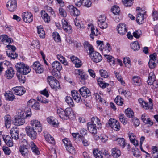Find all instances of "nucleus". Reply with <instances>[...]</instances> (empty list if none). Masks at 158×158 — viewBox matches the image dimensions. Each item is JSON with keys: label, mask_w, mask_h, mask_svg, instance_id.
<instances>
[{"label": "nucleus", "mask_w": 158, "mask_h": 158, "mask_svg": "<svg viewBox=\"0 0 158 158\" xmlns=\"http://www.w3.org/2000/svg\"><path fill=\"white\" fill-rule=\"evenodd\" d=\"M15 74V72L13 69L10 67L8 68L5 72V76L8 79L12 78Z\"/></svg>", "instance_id": "bb28decb"}, {"label": "nucleus", "mask_w": 158, "mask_h": 158, "mask_svg": "<svg viewBox=\"0 0 158 158\" xmlns=\"http://www.w3.org/2000/svg\"><path fill=\"white\" fill-rule=\"evenodd\" d=\"M52 65L54 71L55 72H59L62 68L61 64L58 61H54L52 63Z\"/></svg>", "instance_id": "5701e85b"}, {"label": "nucleus", "mask_w": 158, "mask_h": 158, "mask_svg": "<svg viewBox=\"0 0 158 158\" xmlns=\"http://www.w3.org/2000/svg\"><path fill=\"white\" fill-rule=\"evenodd\" d=\"M53 38L54 40L56 42H58L61 41V38L59 33L56 32L52 33Z\"/></svg>", "instance_id": "bf43d9fd"}, {"label": "nucleus", "mask_w": 158, "mask_h": 158, "mask_svg": "<svg viewBox=\"0 0 158 158\" xmlns=\"http://www.w3.org/2000/svg\"><path fill=\"white\" fill-rule=\"evenodd\" d=\"M72 111V109L70 107L67 108L64 110L61 108H60L57 110V114L64 120H66L69 118Z\"/></svg>", "instance_id": "20e7f679"}, {"label": "nucleus", "mask_w": 158, "mask_h": 158, "mask_svg": "<svg viewBox=\"0 0 158 158\" xmlns=\"http://www.w3.org/2000/svg\"><path fill=\"white\" fill-rule=\"evenodd\" d=\"M149 102H145L142 106L146 110L150 109L151 110L153 108V104L152 103V100L150 98Z\"/></svg>", "instance_id": "c9c22d12"}, {"label": "nucleus", "mask_w": 158, "mask_h": 158, "mask_svg": "<svg viewBox=\"0 0 158 158\" xmlns=\"http://www.w3.org/2000/svg\"><path fill=\"white\" fill-rule=\"evenodd\" d=\"M27 106H31L33 109L35 110L40 109V105L38 102L33 99H31L27 102Z\"/></svg>", "instance_id": "dca6fc26"}, {"label": "nucleus", "mask_w": 158, "mask_h": 158, "mask_svg": "<svg viewBox=\"0 0 158 158\" xmlns=\"http://www.w3.org/2000/svg\"><path fill=\"white\" fill-rule=\"evenodd\" d=\"M106 17L104 16L101 15L98 18V25L99 26H101V24L106 22Z\"/></svg>", "instance_id": "69168bd1"}, {"label": "nucleus", "mask_w": 158, "mask_h": 158, "mask_svg": "<svg viewBox=\"0 0 158 158\" xmlns=\"http://www.w3.org/2000/svg\"><path fill=\"white\" fill-rule=\"evenodd\" d=\"M25 75L18 73H17V76L18 80L21 83H24L25 81L26 78L24 76Z\"/></svg>", "instance_id": "3c124183"}, {"label": "nucleus", "mask_w": 158, "mask_h": 158, "mask_svg": "<svg viewBox=\"0 0 158 158\" xmlns=\"http://www.w3.org/2000/svg\"><path fill=\"white\" fill-rule=\"evenodd\" d=\"M112 155L114 158H118L121 155L120 151L116 148H114L112 149Z\"/></svg>", "instance_id": "ea45409f"}, {"label": "nucleus", "mask_w": 158, "mask_h": 158, "mask_svg": "<svg viewBox=\"0 0 158 158\" xmlns=\"http://www.w3.org/2000/svg\"><path fill=\"white\" fill-rule=\"evenodd\" d=\"M89 55H90L92 60L95 62H99L102 60V57L101 54L94 50Z\"/></svg>", "instance_id": "6e6552de"}, {"label": "nucleus", "mask_w": 158, "mask_h": 158, "mask_svg": "<svg viewBox=\"0 0 158 158\" xmlns=\"http://www.w3.org/2000/svg\"><path fill=\"white\" fill-rule=\"evenodd\" d=\"M133 0H122L123 4L127 7H131L133 4Z\"/></svg>", "instance_id": "052dcab7"}, {"label": "nucleus", "mask_w": 158, "mask_h": 158, "mask_svg": "<svg viewBox=\"0 0 158 158\" xmlns=\"http://www.w3.org/2000/svg\"><path fill=\"white\" fill-rule=\"evenodd\" d=\"M125 113L127 116L129 118H132L134 116V112L130 108H128L126 109Z\"/></svg>", "instance_id": "13d9d810"}, {"label": "nucleus", "mask_w": 158, "mask_h": 158, "mask_svg": "<svg viewBox=\"0 0 158 158\" xmlns=\"http://www.w3.org/2000/svg\"><path fill=\"white\" fill-rule=\"evenodd\" d=\"M57 58L63 64L65 65L68 64L67 61L65 58L61 54H58L56 55Z\"/></svg>", "instance_id": "c03bdc74"}, {"label": "nucleus", "mask_w": 158, "mask_h": 158, "mask_svg": "<svg viewBox=\"0 0 158 158\" xmlns=\"http://www.w3.org/2000/svg\"><path fill=\"white\" fill-rule=\"evenodd\" d=\"M31 128L37 130L38 132H40L42 130V126L40 122L37 120H33L30 122Z\"/></svg>", "instance_id": "1a4fd4ad"}, {"label": "nucleus", "mask_w": 158, "mask_h": 158, "mask_svg": "<svg viewBox=\"0 0 158 158\" xmlns=\"http://www.w3.org/2000/svg\"><path fill=\"white\" fill-rule=\"evenodd\" d=\"M41 16L44 21L47 23L50 21V17L48 14L45 11H42L41 13Z\"/></svg>", "instance_id": "a19ab883"}, {"label": "nucleus", "mask_w": 158, "mask_h": 158, "mask_svg": "<svg viewBox=\"0 0 158 158\" xmlns=\"http://www.w3.org/2000/svg\"><path fill=\"white\" fill-rule=\"evenodd\" d=\"M96 43L100 50L102 51L103 54L109 53L111 50V47L109 43H106V44H103V41L97 40Z\"/></svg>", "instance_id": "39448f33"}, {"label": "nucleus", "mask_w": 158, "mask_h": 158, "mask_svg": "<svg viewBox=\"0 0 158 158\" xmlns=\"http://www.w3.org/2000/svg\"><path fill=\"white\" fill-rule=\"evenodd\" d=\"M8 49L6 51L7 55L11 59H14L17 58L18 54L15 52L16 47L13 45H8L6 47Z\"/></svg>", "instance_id": "423d86ee"}, {"label": "nucleus", "mask_w": 158, "mask_h": 158, "mask_svg": "<svg viewBox=\"0 0 158 158\" xmlns=\"http://www.w3.org/2000/svg\"><path fill=\"white\" fill-rule=\"evenodd\" d=\"M72 61L75 64V67L77 68L80 67L82 64L81 61L77 57L74 55L70 57Z\"/></svg>", "instance_id": "393cba45"}, {"label": "nucleus", "mask_w": 158, "mask_h": 158, "mask_svg": "<svg viewBox=\"0 0 158 158\" xmlns=\"http://www.w3.org/2000/svg\"><path fill=\"white\" fill-rule=\"evenodd\" d=\"M62 28L64 31L67 33L70 34L72 33V30L71 26L68 24V23L64 19L61 20Z\"/></svg>", "instance_id": "2eb2a0df"}, {"label": "nucleus", "mask_w": 158, "mask_h": 158, "mask_svg": "<svg viewBox=\"0 0 158 158\" xmlns=\"http://www.w3.org/2000/svg\"><path fill=\"white\" fill-rule=\"evenodd\" d=\"M25 130L27 135L32 139H35L37 136L38 131L33 128H31L30 126H27Z\"/></svg>", "instance_id": "0eeeda50"}, {"label": "nucleus", "mask_w": 158, "mask_h": 158, "mask_svg": "<svg viewBox=\"0 0 158 158\" xmlns=\"http://www.w3.org/2000/svg\"><path fill=\"white\" fill-rule=\"evenodd\" d=\"M19 131L16 127H13L10 130V133L12 138L14 139L17 140L19 139Z\"/></svg>", "instance_id": "b1692460"}, {"label": "nucleus", "mask_w": 158, "mask_h": 158, "mask_svg": "<svg viewBox=\"0 0 158 158\" xmlns=\"http://www.w3.org/2000/svg\"><path fill=\"white\" fill-rule=\"evenodd\" d=\"M98 83V85H99L102 88H105L106 86L109 85V84L104 82L103 81V79L102 78H99L97 80Z\"/></svg>", "instance_id": "de8ad7c7"}, {"label": "nucleus", "mask_w": 158, "mask_h": 158, "mask_svg": "<svg viewBox=\"0 0 158 158\" xmlns=\"http://www.w3.org/2000/svg\"><path fill=\"white\" fill-rule=\"evenodd\" d=\"M132 151L134 156L135 157H139L140 155V152L138 149L136 148V147H135V148H133L132 149Z\"/></svg>", "instance_id": "338daca9"}, {"label": "nucleus", "mask_w": 158, "mask_h": 158, "mask_svg": "<svg viewBox=\"0 0 158 158\" xmlns=\"http://www.w3.org/2000/svg\"><path fill=\"white\" fill-rule=\"evenodd\" d=\"M141 119L144 123L146 124H148L150 126L153 124V122L150 120L148 115L144 113L142 115Z\"/></svg>", "instance_id": "cd10ccee"}, {"label": "nucleus", "mask_w": 158, "mask_h": 158, "mask_svg": "<svg viewBox=\"0 0 158 158\" xmlns=\"http://www.w3.org/2000/svg\"><path fill=\"white\" fill-rule=\"evenodd\" d=\"M83 45L84 48L87 51L89 54L94 50L93 47L88 41L85 42L83 44Z\"/></svg>", "instance_id": "c85d7f7f"}, {"label": "nucleus", "mask_w": 158, "mask_h": 158, "mask_svg": "<svg viewBox=\"0 0 158 158\" xmlns=\"http://www.w3.org/2000/svg\"><path fill=\"white\" fill-rule=\"evenodd\" d=\"M111 128L113 130L116 131H119L120 128V126L119 122L116 120L115 123H113V125H112Z\"/></svg>", "instance_id": "680f3d73"}, {"label": "nucleus", "mask_w": 158, "mask_h": 158, "mask_svg": "<svg viewBox=\"0 0 158 158\" xmlns=\"http://www.w3.org/2000/svg\"><path fill=\"white\" fill-rule=\"evenodd\" d=\"M37 32L39 37L42 39L45 37V32L43 29V27L41 25L37 27Z\"/></svg>", "instance_id": "473e14b6"}, {"label": "nucleus", "mask_w": 158, "mask_h": 158, "mask_svg": "<svg viewBox=\"0 0 158 158\" xmlns=\"http://www.w3.org/2000/svg\"><path fill=\"white\" fill-rule=\"evenodd\" d=\"M118 144L122 148H124L127 144L125 142V140L123 138H118L115 140Z\"/></svg>", "instance_id": "4c0bfd02"}, {"label": "nucleus", "mask_w": 158, "mask_h": 158, "mask_svg": "<svg viewBox=\"0 0 158 158\" xmlns=\"http://www.w3.org/2000/svg\"><path fill=\"white\" fill-rule=\"evenodd\" d=\"M71 95L73 99L77 103L81 102L82 100L80 94L77 91L75 90L72 91Z\"/></svg>", "instance_id": "a878e982"}, {"label": "nucleus", "mask_w": 158, "mask_h": 158, "mask_svg": "<svg viewBox=\"0 0 158 158\" xmlns=\"http://www.w3.org/2000/svg\"><path fill=\"white\" fill-rule=\"evenodd\" d=\"M91 33L90 35V36L93 39H94V36H97L99 34L98 29L95 27L92 29V30H91Z\"/></svg>", "instance_id": "8fccbe9b"}, {"label": "nucleus", "mask_w": 158, "mask_h": 158, "mask_svg": "<svg viewBox=\"0 0 158 158\" xmlns=\"http://www.w3.org/2000/svg\"><path fill=\"white\" fill-rule=\"evenodd\" d=\"M22 18L23 20L27 23L32 22L33 20V15L30 12H24L23 14Z\"/></svg>", "instance_id": "ddd939ff"}, {"label": "nucleus", "mask_w": 158, "mask_h": 158, "mask_svg": "<svg viewBox=\"0 0 158 158\" xmlns=\"http://www.w3.org/2000/svg\"><path fill=\"white\" fill-rule=\"evenodd\" d=\"M112 12L115 15H118L120 12V9L118 6H114L111 9Z\"/></svg>", "instance_id": "e2e57ef3"}, {"label": "nucleus", "mask_w": 158, "mask_h": 158, "mask_svg": "<svg viewBox=\"0 0 158 158\" xmlns=\"http://www.w3.org/2000/svg\"><path fill=\"white\" fill-rule=\"evenodd\" d=\"M5 124L7 128H9L11 125V118L9 115H7L4 117Z\"/></svg>", "instance_id": "f704fd0d"}, {"label": "nucleus", "mask_w": 158, "mask_h": 158, "mask_svg": "<svg viewBox=\"0 0 158 158\" xmlns=\"http://www.w3.org/2000/svg\"><path fill=\"white\" fill-rule=\"evenodd\" d=\"M5 96L6 99L10 101H12L15 98L14 95L10 91L9 93H5Z\"/></svg>", "instance_id": "a18cd8bd"}, {"label": "nucleus", "mask_w": 158, "mask_h": 158, "mask_svg": "<svg viewBox=\"0 0 158 158\" xmlns=\"http://www.w3.org/2000/svg\"><path fill=\"white\" fill-rule=\"evenodd\" d=\"M44 136L47 142L53 145L55 144V141L54 138L47 131L44 132Z\"/></svg>", "instance_id": "412c9836"}, {"label": "nucleus", "mask_w": 158, "mask_h": 158, "mask_svg": "<svg viewBox=\"0 0 158 158\" xmlns=\"http://www.w3.org/2000/svg\"><path fill=\"white\" fill-rule=\"evenodd\" d=\"M114 72L117 79L121 82V84L123 85H124V84H125V82L122 80V77L120 75L119 73L116 72L115 71Z\"/></svg>", "instance_id": "774afa93"}, {"label": "nucleus", "mask_w": 158, "mask_h": 158, "mask_svg": "<svg viewBox=\"0 0 158 158\" xmlns=\"http://www.w3.org/2000/svg\"><path fill=\"white\" fill-rule=\"evenodd\" d=\"M94 156L96 158H102L103 156L101 151L98 152L97 149H94L93 151Z\"/></svg>", "instance_id": "6e6d98bb"}, {"label": "nucleus", "mask_w": 158, "mask_h": 158, "mask_svg": "<svg viewBox=\"0 0 158 158\" xmlns=\"http://www.w3.org/2000/svg\"><path fill=\"white\" fill-rule=\"evenodd\" d=\"M94 97L98 102H104V100L101 97V96L98 93H94Z\"/></svg>", "instance_id": "0e129e2a"}, {"label": "nucleus", "mask_w": 158, "mask_h": 158, "mask_svg": "<svg viewBox=\"0 0 158 158\" xmlns=\"http://www.w3.org/2000/svg\"><path fill=\"white\" fill-rule=\"evenodd\" d=\"M66 149L68 152L72 154H74L76 153V150L72 144L66 147Z\"/></svg>", "instance_id": "603ef678"}, {"label": "nucleus", "mask_w": 158, "mask_h": 158, "mask_svg": "<svg viewBox=\"0 0 158 158\" xmlns=\"http://www.w3.org/2000/svg\"><path fill=\"white\" fill-rule=\"evenodd\" d=\"M132 83L136 86H140L141 81L140 78L137 76H135L132 78Z\"/></svg>", "instance_id": "e433bc0d"}, {"label": "nucleus", "mask_w": 158, "mask_h": 158, "mask_svg": "<svg viewBox=\"0 0 158 158\" xmlns=\"http://www.w3.org/2000/svg\"><path fill=\"white\" fill-rule=\"evenodd\" d=\"M155 76L153 72H151L149 74L148 80V84L149 85H152L154 81H155Z\"/></svg>", "instance_id": "58836bf2"}, {"label": "nucleus", "mask_w": 158, "mask_h": 158, "mask_svg": "<svg viewBox=\"0 0 158 158\" xmlns=\"http://www.w3.org/2000/svg\"><path fill=\"white\" fill-rule=\"evenodd\" d=\"M48 122L54 127H57L58 126V123L57 120L53 117H50L47 118Z\"/></svg>", "instance_id": "7c9ffc66"}, {"label": "nucleus", "mask_w": 158, "mask_h": 158, "mask_svg": "<svg viewBox=\"0 0 158 158\" xmlns=\"http://www.w3.org/2000/svg\"><path fill=\"white\" fill-rule=\"evenodd\" d=\"M19 152L24 158H27L30 153L29 149L26 145H21L19 147Z\"/></svg>", "instance_id": "9b49d317"}, {"label": "nucleus", "mask_w": 158, "mask_h": 158, "mask_svg": "<svg viewBox=\"0 0 158 158\" xmlns=\"http://www.w3.org/2000/svg\"><path fill=\"white\" fill-rule=\"evenodd\" d=\"M152 156L154 158H158V146H152Z\"/></svg>", "instance_id": "37998d69"}, {"label": "nucleus", "mask_w": 158, "mask_h": 158, "mask_svg": "<svg viewBox=\"0 0 158 158\" xmlns=\"http://www.w3.org/2000/svg\"><path fill=\"white\" fill-rule=\"evenodd\" d=\"M29 145L32 151L35 154L38 155L40 154V152L38 150V148L33 142H31Z\"/></svg>", "instance_id": "2f4dec72"}, {"label": "nucleus", "mask_w": 158, "mask_h": 158, "mask_svg": "<svg viewBox=\"0 0 158 158\" xmlns=\"http://www.w3.org/2000/svg\"><path fill=\"white\" fill-rule=\"evenodd\" d=\"M0 39L2 42L6 41L9 43H11L12 41L11 39L10 38H8V36L6 35H2L0 36Z\"/></svg>", "instance_id": "864d4df0"}, {"label": "nucleus", "mask_w": 158, "mask_h": 158, "mask_svg": "<svg viewBox=\"0 0 158 158\" xmlns=\"http://www.w3.org/2000/svg\"><path fill=\"white\" fill-rule=\"evenodd\" d=\"M117 29L118 33L121 35L125 34L127 30L126 24L123 23L119 24L117 27Z\"/></svg>", "instance_id": "4468645a"}, {"label": "nucleus", "mask_w": 158, "mask_h": 158, "mask_svg": "<svg viewBox=\"0 0 158 158\" xmlns=\"http://www.w3.org/2000/svg\"><path fill=\"white\" fill-rule=\"evenodd\" d=\"M115 102L117 105L122 106L123 104V99L121 97L118 96L114 99Z\"/></svg>", "instance_id": "4d7b16f0"}, {"label": "nucleus", "mask_w": 158, "mask_h": 158, "mask_svg": "<svg viewBox=\"0 0 158 158\" xmlns=\"http://www.w3.org/2000/svg\"><path fill=\"white\" fill-rule=\"evenodd\" d=\"M19 114L15 117L14 119V124L16 126H20L25 123L24 119L30 117L32 113L30 108L27 107L25 110H19Z\"/></svg>", "instance_id": "f257e3e1"}, {"label": "nucleus", "mask_w": 158, "mask_h": 158, "mask_svg": "<svg viewBox=\"0 0 158 158\" xmlns=\"http://www.w3.org/2000/svg\"><path fill=\"white\" fill-rule=\"evenodd\" d=\"M49 85L52 88L56 89L59 88L60 87L59 83L57 80H54L53 81L51 82Z\"/></svg>", "instance_id": "79ce46f5"}, {"label": "nucleus", "mask_w": 158, "mask_h": 158, "mask_svg": "<svg viewBox=\"0 0 158 158\" xmlns=\"http://www.w3.org/2000/svg\"><path fill=\"white\" fill-rule=\"evenodd\" d=\"M6 7L10 11L13 12L17 8L16 0H9L7 2Z\"/></svg>", "instance_id": "9d476101"}, {"label": "nucleus", "mask_w": 158, "mask_h": 158, "mask_svg": "<svg viewBox=\"0 0 158 158\" xmlns=\"http://www.w3.org/2000/svg\"><path fill=\"white\" fill-rule=\"evenodd\" d=\"M68 8L69 9V11L73 15L78 16L80 14V12L79 10L73 6L69 5L68 6Z\"/></svg>", "instance_id": "4be33fe9"}, {"label": "nucleus", "mask_w": 158, "mask_h": 158, "mask_svg": "<svg viewBox=\"0 0 158 158\" xmlns=\"http://www.w3.org/2000/svg\"><path fill=\"white\" fill-rule=\"evenodd\" d=\"M14 93L17 95L21 96L26 92L25 89L22 87H16L12 88Z\"/></svg>", "instance_id": "f3484780"}, {"label": "nucleus", "mask_w": 158, "mask_h": 158, "mask_svg": "<svg viewBox=\"0 0 158 158\" xmlns=\"http://www.w3.org/2000/svg\"><path fill=\"white\" fill-rule=\"evenodd\" d=\"M75 73L80 76V78L82 80L85 81L87 79L88 76L85 74L82 70L77 69L75 70Z\"/></svg>", "instance_id": "c756f323"}, {"label": "nucleus", "mask_w": 158, "mask_h": 158, "mask_svg": "<svg viewBox=\"0 0 158 158\" xmlns=\"http://www.w3.org/2000/svg\"><path fill=\"white\" fill-rule=\"evenodd\" d=\"M75 25L77 28L80 30H83L85 27V25L82 24L81 22L76 18L74 20Z\"/></svg>", "instance_id": "72a5a7b5"}, {"label": "nucleus", "mask_w": 158, "mask_h": 158, "mask_svg": "<svg viewBox=\"0 0 158 158\" xmlns=\"http://www.w3.org/2000/svg\"><path fill=\"white\" fill-rule=\"evenodd\" d=\"M145 13L144 10H141L140 12H138L137 13L136 20L139 24H142L143 23Z\"/></svg>", "instance_id": "6ab92c4d"}, {"label": "nucleus", "mask_w": 158, "mask_h": 158, "mask_svg": "<svg viewBox=\"0 0 158 158\" xmlns=\"http://www.w3.org/2000/svg\"><path fill=\"white\" fill-rule=\"evenodd\" d=\"M101 124L99 119L96 117H93L91 119V122L87 123L88 129L93 135H95L97 133L96 124Z\"/></svg>", "instance_id": "f03ea898"}, {"label": "nucleus", "mask_w": 158, "mask_h": 158, "mask_svg": "<svg viewBox=\"0 0 158 158\" xmlns=\"http://www.w3.org/2000/svg\"><path fill=\"white\" fill-rule=\"evenodd\" d=\"M80 94L82 97L87 98L91 95L89 90L86 87H83L79 89Z\"/></svg>", "instance_id": "aec40b11"}, {"label": "nucleus", "mask_w": 158, "mask_h": 158, "mask_svg": "<svg viewBox=\"0 0 158 158\" xmlns=\"http://www.w3.org/2000/svg\"><path fill=\"white\" fill-rule=\"evenodd\" d=\"M65 101L68 104L72 107L74 106V104L73 100L71 97L69 96H67L65 98Z\"/></svg>", "instance_id": "09e8293b"}, {"label": "nucleus", "mask_w": 158, "mask_h": 158, "mask_svg": "<svg viewBox=\"0 0 158 158\" xmlns=\"http://www.w3.org/2000/svg\"><path fill=\"white\" fill-rule=\"evenodd\" d=\"M15 67L18 73L22 74H27L31 71L29 67L22 62L17 63L15 65Z\"/></svg>", "instance_id": "7ed1b4c3"}, {"label": "nucleus", "mask_w": 158, "mask_h": 158, "mask_svg": "<svg viewBox=\"0 0 158 158\" xmlns=\"http://www.w3.org/2000/svg\"><path fill=\"white\" fill-rule=\"evenodd\" d=\"M48 153L51 158H56L57 157L56 151L54 148H52L49 150Z\"/></svg>", "instance_id": "5fc2aeb1"}, {"label": "nucleus", "mask_w": 158, "mask_h": 158, "mask_svg": "<svg viewBox=\"0 0 158 158\" xmlns=\"http://www.w3.org/2000/svg\"><path fill=\"white\" fill-rule=\"evenodd\" d=\"M2 138L6 144L8 146L12 147L13 146V143L11 137L7 135H2Z\"/></svg>", "instance_id": "a211bd4d"}, {"label": "nucleus", "mask_w": 158, "mask_h": 158, "mask_svg": "<svg viewBox=\"0 0 158 158\" xmlns=\"http://www.w3.org/2000/svg\"><path fill=\"white\" fill-rule=\"evenodd\" d=\"M32 67L33 69L36 73L40 74L44 71L43 65L38 61L35 62L33 64Z\"/></svg>", "instance_id": "f8f14e48"}, {"label": "nucleus", "mask_w": 158, "mask_h": 158, "mask_svg": "<svg viewBox=\"0 0 158 158\" xmlns=\"http://www.w3.org/2000/svg\"><path fill=\"white\" fill-rule=\"evenodd\" d=\"M131 48L135 51H137L140 48L139 44L137 41L131 43Z\"/></svg>", "instance_id": "49530a36"}]
</instances>
